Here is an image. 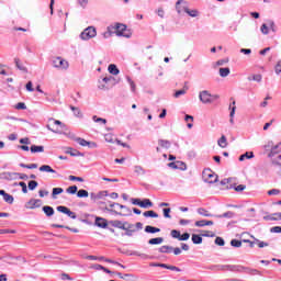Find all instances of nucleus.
<instances>
[{
	"label": "nucleus",
	"mask_w": 281,
	"mask_h": 281,
	"mask_svg": "<svg viewBox=\"0 0 281 281\" xmlns=\"http://www.w3.org/2000/svg\"><path fill=\"white\" fill-rule=\"evenodd\" d=\"M176 10H177L178 14L186 12L187 14H189V16H192L193 19L199 16V10H196V9L190 10V8H188V2L184 0L177 1Z\"/></svg>",
	"instance_id": "nucleus-1"
},
{
	"label": "nucleus",
	"mask_w": 281,
	"mask_h": 281,
	"mask_svg": "<svg viewBox=\"0 0 281 281\" xmlns=\"http://www.w3.org/2000/svg\"><path fill=\"white\" fill-rule=\"evenodd\" d=\"M216 271H232L233 273H243L247 270L245 266L240 265H216Z\"/></svg>",
	"instance_id": "nucleus-2"
},
{
	"label": "nucleus",
	"mask_w": 281,
	"mask_h": 281,
	"mask_svg": "<svg viewBox=\"0 0 281 281\" xmlns=\"http://www.w3.org/2000/svg\"><path fill=\"white\" fill-rule=\"evenodd\" d=\"M274 166H281V143L273 146L268 154Z\"/></svg>",
	"instance_id": "nucleus-3"
},
{
	"label": "nucleus",
	"mask_w": 281,
	"mask_h": 281,
	"mask_svg": "<svg viewBox=\"0 0 281 281\" xmlns=\"http://www.w3.org/2000/svg\"><path fill=\"white\" fill-rule=\"evenodd\" d=\"M52 63H53V67H55V69H60L64 71H67V69H69V61H67L63 57H55V58H53Z\"/></svg>",
	"instance_id": "nucleus-4"
},
{
	"label": "nucleus",
	"mask_w": 281,
	"mask_h": 281,
	"mask_svg": "<svg viewBox=\"0 0 281 281\" xmlns=\"http://www.w3.org/2000/svg\"><path fill=\"white\" fill-rule=\"evenodd\" d=\"M115 34L116 36H124V38H131V36H133V32H131V30L126 29V25L124 24H115Z\"/></svg>",
	"instance_id": "nucleus-5"
},
{
	"label": "nucleus",
	"mask_w": 281,
	"mask_h": 281,
	"mask_svg": "<svg viewBox=\"0 0 281 281\" xmlns=\"http://www.w3.org/2000/svg\"><path fill=\"white\" fill-rule=\"evenodd\" d=\"M98 35V31H95V27L93 26H88L83 32L80 34L81 41H89L91 38H95Z\"/></svg>",
	"instance_id": "nucleus-6"
},
{
	"label": "nucleus",
	"mask_w": 281,
	"mask_h": 281,
	"mask_svg": "<svg viewBox=\"0 0 281 281\" xmlns=\"http://www.w3.org/2000/svg\"><path fill=\"white\" fill-rule=\"evenodd\" d=\"M199 100L202 102V104H212V93H210L207 90H202L199 93Z\"/></svg>",
	"instance_id": "nucleus-7"
},
{
	"label": "nucleus",
	"mask_w": 281,
	"mask_h": 281,
	"mask_svg": "<svg viewBox=\"0 0 281 281\" xmlns=\"http://www.w3.org/2000/svg\"><path fill=\"white\" fill-rule=\"evenodd\" d=\"M203 177L206 183H216L218 181V176L212 172V170L203 171Z\"/></svg>",
	"instance_id": "nucleus-8"
},
{
	"label": "nucleus",
	"mask_w": 281,
	"mask_h": 281,
	"mask_svg": "<svg viewBox=\"0 0 281 281\" xmlns=\"http://www.w3.org/2000/svg\"><path fill=\"white\" fill-rule=\"evenodd\" d=\"M57 212H61V214H66L67 216H69V218H72V220L78 218L76 213H74V211L69 210V207L67 206H63V205L57 206Z\"/></svg>",
	"instance_id": "nucleus-9"
},
{
	"label": "nucleus",
	"mask_w": 281,
	"mask_h": 281,
	"mask_svg": "<svg viewBox=\"0 0 281 281\" xmlns=\"http://www.w3.org/2000/svg\"><path fill=\"white\" fill-rule=\"evenodd\" d=\"M41 205H43V201L38 199H31L26 202L25 207L26 210H36V207H41Z\"/></svg>",
	"instance_id": "nucleus-10"
},
{
	"label": "nucleus",
	"mask_w": 281,
	"mask_h": 281,
	"mask_svg": "<svg viewBox=\"0 0 281 281\" xmlns=\"http://www.w3.org/2000/svg\"><path fill=\"white\" fill-rule=\"evenodd\" d=\"M0 178L7 181H14V179H19V172H3L0 175Z\"/></svg>",
	"instance_id": "nucleus-11"
},
{
	"label": "nucleus",
	"mask_w": 281,
	"mask_h": 281,
	"mask_svg": "<svg viewBox=\"0 0 281 281\" xmlns=\"http://www.w3.org/2000/svg\"><path fill=\"white\" fill-rule=\"evenodd\" d=\"M79 146H89L90 148H97L98 144L86 140L85 138L77 137L75 139Z\"/></svg>",
	"instance_id": "nucleus-12"
},
{
	"label": "nucleus",
	"mask_w": 281,
	"mask_h": 281,
	"mask_svg": "<svg viewBox=\"0 0 281 281\" xmlns=\"http://www.w3.org/2000/svg\"><path fill=\"white\" fill-rule=\"evenodd\" d=\"M95 225H97V227H101L102 229H106V227L109 226V222H106V220H104L102 217H97L95 218Z\"/></svg>",
	"instance_id": "nucleus-13"
},
{
	"label": "nucleus",
	"mask_w": 281,
	"mask_h": 281,
	"mask_svg": "<svg viewBox=\"0 0 281 281\" xmlns=\"http://www.w3.org/2000/svg\"><path fill=\"white\" fill-rule=\"evenodd\" d=\"M110 224L112 227H116L117 229H126L125 222H122L120 220L110 221Z\"/></svg>",
	"instance_id": "nucleus-14"
},
{
	"label": "nucleus",
	"mask_w": 281,
	"mask_h": 281,
	"mask_svg": "<svg viewBox=\"0 0 281 281\" xmlns=\"http://www.w3.org/2000/svg\"><path fill=\"white\" fill-rule=\"evenodd\" d=\"M265 221H281V213H273L270 215L263 216Z\"/></svg>",
	"instance_id": "nucleus-15"
},
{
	"label": "nucleus",
	"mask_w": 281,
	"mask_h": 281,
	"mask_svg": "<svg viewBox=\"0 0 281 281\" xmlns=\"http://www.w3.org/2000/svg\"><path fill=\"white\" fill-rule=\"evenodd\" d=\"M14 63H15L16 69H19L20 71H23L24 74H27V67H25V66L21 63V59L15 58V59H14Z\"/></svg>",
	"instance_id": "nucleus-16"
},
{
	"label": "nucleus",
	"mask_w": 281,
	"mask_h": 281,
	"mask_svg": "<svg viewBox=\"0 0 281 281\" xmlns=\"http://www.w3.org/2000/svg\"><path fill=\"white\" fill-rule=\"evenodd\" d=\"M233 106L232 105H229V110H231V113H229V122L232 123V124H234V115H236V101H233Z\"/></svg>",
	"instance_id": "nucleus-17"
},
{
	"label": "nucleus",
	"mask_w": 281,
	"mask_h": 281,
	"mask_svg": "<svg viewBox=\"0 0 281 281\" xmlns=\"http://www.w3.org/2000/svg\"><path fill=\"white\" fill-rule=\"evenodd\" d=\"M161 269H169V271H181V268L177 267V266H170L167 263H159V266Z\"/></svg>",
	"instance_id": "nucleus-18"
},
{
	"label": "nucleus",
	"mask_w": 281,
	"mask_h": 281,
	"mask_svg": "<svg viewBox=\"0 0 281 281\" xmlns=\"http://www.w3.org/2000/svg\"><path fill=\"white\" fill-rule=\"evenodd\" d=\"M31 153H45V146L43 145H32L30 148Z\"/></svg>",
	"instance_id": "nucleus-19"
},
{
	"label": "nucleus",
	"mask_w": 281,
	"mask_h": 281,
	"mask_svg": "<svg viewBox=\"0 0 281 281\" xmlns=\"http://www.w3.org/2000/svg\"><path fill=\"white\" fill-rule=\"evenodd\" d=\"M108 71L109 74H111L112 76H117V74H120V69L117 68V66L115 64H111L108 67Z\"/></svg>",
	"instance_id": "nucleus-20"
},
{
	"label": "nucleus",
	"mask_w": 281,
	"mask_h": 281,
	"mask_svg": "<svg viewBox=\"0 0 281 281\" xmlns=\"http://www.w3.org/2000/svg\"><path fill=\"white\" fill-rule=\"evenodd\" d=\"M143 216H145V218H159V214H157L155 211H145Z\"/></svg>",
	"instance_id": "nucleus-21"
},
{
	"label": "nucleus",
	"mask_w": 281,
	"mask_h": 281,
	"mask_svg": "<svg viewBox=\"0 0 281 281\" xmlns=\"http://www.w3.org/2000/svg\"><path fill=\"white\" fill-rule=\"evenodd\" d=\"M145 232H146V234H157V233L161 232V229L157 228L155 226L147 225L145 227Z\"/></svg>",
	"instance_id": "nucleus-22"
},
{
	"label": "nucleus",
	"mask_w": 281,
	"mask_h": 281,
	"mask_svg": "<svg viewBox=\"0 0 281 281\" xmlns=\"http://www.w3.org/2000/svg\"><path fill=\"white\" fill-rule=\"evenodd\" d=\"M140 207H143L144 210H148V207H153V201H150V199H144L143 201H140Z\"/></svg>",
	"instance_id": "nucleus-23"
},
{
	"label": "nucleus",
	"mask_w": 281,
	"mask_h": 281,
	"mask_svg": "<svg viewBox=\"0 0 281 281\" xmlns=\"http://www.w3.org/2000/svg\"><path fill=\"white\" fill-rule=\"evenodd\" d=\"M40 172H52L55 175L56 170H54L49 165H43L40 167Z\"/></svg>",
	"instance_id": "nucleus-24"
},
{
	"label": "nucleus",
	"mask_w": 281,
	"mask_h": 281,
	"mask_svg": "<svg viewBox=\"0 0 281 281\" xmlns=\"http://www.w3.org/2000/svg\"><path fill=\"white\" fill-rule=\"evenodd\" d=\"M191 240L193 245H201V243H203V237H201V235L193 234Z\"/></svg>",
	"instance_id": "nucleus-25"
},
{
	"label": "nucleus",
	"mask_w": 281,
	"mask_h": 281,
	"mask_svg": "<svg viewBox=\"0 0 281 281\" xmlns=\"http://www.w3.org/2000/svg\"><path fill=\"white\" fill-rule=\"evenodd\" d=\"M220 148H227V137L222 135L221 138L217 140Z\"/></svg>",
	"instance_id": "nucleus-26"
},
{
	"label": "nucleus",
	"mask_w": 281,
	"mask_h": 281,
	"mask_svg": "<svg viewBox=\"0 0 281 281\" xmlns=\"http://www.w3.org/2000/svg\"><path fill=\"white\" fill-rule=\"evenodd\" d=\"M102 82H105V85L109 82H111V85H117L120 81H117V79H115V77L110 76V77H104L102 79Z\"/></svg>",
	"instance_id": "nucleus-27"
},
{
	"label": "nucleus",
	"mask_w": 281,
	"mask_h": 281,
	"mask_svg": "<svg viewBox=\"0 0 281 281\" xmlns=\"http://www.w3.org/2000/svg\"><path fill=\"white\" fill-rule=\"evenodd\" d=\"M245 159H254V151H246L239 156V161H245Z\"/></svg>",
	"instance_id": "nucleus-28"
},
{
	"label": "nucleus",
	"mask_w": 281,
	"mask_h": 281,
	"mask_svg": "<svg viewBox=\"0 0 281 281\" xmlns=\"http://www.w3.org/2000/svg\"><path fill=\"white\" fill-rule=\"evenodd\" d=\"M67 155H70L71 157H80L82 156V154L74 148H68V150L66 151Z\"/></svg>",
	"instance_id": "nucleus-29"
},
{
	"label": "nucleus",
	"mask_w": 281,
	"mask_h": 281,
	"mask_svg": "<svg viewBox=\"0 0 281 281\" xmlns=\"http://www.w3.org/2000/svg\"><path fill=\"white\" fill-rule=\"evenodd\" d=\"M215 218H234V212L228 211L222 215H214Z\"/></svg>",
	"instance_id": "nucleus-30"
},
{
	"label": "nucleus",
	"mask_w": 281,
	"mask_h": 281,
	"mask_svg": "<svg viewBox=\"0 0 281 281\" xmlns=\"http://www.w3.org/2000/svg\"><path fill=\"white\" fill-rule=\"evenodd\" d=\"M164 243V237H156L148 240L149 245H161Z\"/></svg>",
	"instance_id": "nucleus-31"
},
{
	"label": "nucleus",
	"mask_w": 281,
	"mask_h": 281,
	"mask_svg": "<svg viewBox=\"0 0 281 281\" xmlns=\"http://www.w3.org/2000/svg\"><path fill=\"white\" fill-rule=\"evenodd\" d=\"M198 214H200V216H206V217L214 216L213 214H211L207 210H205L203 207L198 209Z\"/></svg>",
	"instance_id": "nucleus-32"
},
{
	"label": "nucleus",
	"mask_w": 281,
	"mask_h": 281,
	"mask_svg": "<svg viewBox=\"0 0 281 281\" xmlns=\"http://www.w3.org/2000/svg\"><path fill=\"white\" fill-rule=\"evenodd\" d=\"M172 250H173L172 246H161L159 248L160 254H172Z\"/></svg>",
	"instance_id": "nucleus-33"
},
{
	"label": "nucleus",
	"mask_w": 281,
	"mask_h": 281,
	"mask_svg": "<svg viewBox=\"0 0 281 281\" xmlns=\"http://www.w3.org/2000/svg\"><path fill=\"white\" fill-rule=\"evenodd\" d=\"M43 212L46 216H54V207L52 206H43Z\"/></svg>",
	"instance_id": "nucleus-34"
},
{
	"label": "nucleus",
	"mask_w": 281,
	"mask_h": 281,
	"mask_svg": "<svg viewBox=\"0 0 281 281\" xmlns=\"http://www.w3.org/2000/svg\"><path fill=\"white\" fill-rule=\"evenodd\" d=\"M158 144L161 148H170V146H172V144L170 143V140H166V139H159Z\"/></svg>",
	"instance_id": "nucleus-35"
},
{
	"label": "nucleus",
	"mask_w": 281,
	"mask_h": 281,
	"mask_svg": "<svg viewBox=\"0 0 281 281\" xmlns=\"http://www.w3.org/2000/svg\"><path fill=\"white\" fill-rule=\"evenodd\" d=\"M77 196H78V199H87V196H89V191H87L85 189H80L77 192Z\"/></svg>",
	"instance_id": "nucleus-36"
},
{
	"label": "nucleus",
	"mask_w": 281,
	"mask_h": 281,
	"mask_svg": "<svg viewBox=\"0 0 281 281\" xmlns=\"http://www.w3.org/2000/svg\"><path fill=\"white\" fill-rule=\"evenodd\" d=\"M63 192H65L63 188H54L52 192V198L56 199V196H58V194H63Z\"/></svg>",
	"instance_id": "nucleus-37"
},
{
	"label": "nucleus",
	"mask_w": 281,
	"mask_h": 281,
	"mask_svg": "<svg viewBox=\"0 0 281 281\" xmlns=\"http://www.w3.org/2000/svg\"><path fill=\"white\" fill-rule=\"evenodd\" d=\"M229 74H231L229 68H220L221 78H227V76H229Z\"/></svg>",
	"instance_id": "nucleus-38"
},
{
	"label": "nucleus",
	"mask_w": 281,
	"mask_h": 281,
	"mask_svg": "<svg viewBox=\"0 0 281 281\" xmlns=\"http://www.w3.org/2000/svg\"><path fill=\"white\" fill-rule=\"evenodd\" d=\"M249 81L262 82V75H252L247 78Z\"/></svg>",
	"instance_id": "nucleus-39"
},
{
	"label": "nucleus",
	"mask_w": 281,
	"mask_h": 281,
	"mask_svg": "<svg viewBox=\"0 0 281 281\" xmlns=\"http://www.w3.org/2000/svg\"><path fill=\"white\" fill-rule=\"evenodd\" d=\"M130 256H138L143 260H148V258H150L148 255L140 254L139 251H133V252L130 254Z\"/></svg>",
	"instance_id": "nucleus-40"
},
{
	"label": "nucleus",
	"mask_w": 281,
	"mask_h": 281,
	"mask_svg": "<svg viewBox=\"0 0 281 281\" xmlns=\"http://www.w3.org/2000/svg\"><path fill=\"white\" fill-rule=\"evenodd\" d=\"M70 109L72 110L74 115L76 117H82V112L80 111V108H76L74 105H70Z\"/></svg>",
	"instance_id": "nucleus-41"
},
{
	"label": "nucleus",
	"mask_w": 281,
	"mask_h": 281,
	"mask_svg": "<svg viewBox=\"0 0 281 281\" xmlns=\"http://www.w3.org/2000/svg\"><path fill=\"white\" fill-rule=\"evenodd\" d=\"M3 200L5 203H9V205H12L14 203V196L10 195V193L4 194Z\"/></svg>",
	"instance_id": "nucleus-42"
},
{
	"label": "nucleus",
	"mask_w": 281,
	"mask_h": 281,
	"mask_svg": "<svg viewBox=\"0 0 281 281\" xmlns=\"http://www.w3.org/2000/svg\"><path fill=\"white\" fill-rule=\"evenodd\" d=\"M254 240L257 243L258 247L262 249V247H269V243L261 241L260 239L252 237Z\"/></svg>",
	"instance_id": "nucleus-43"
},
{
	"label": "nucleus",
	"mask_w": 281,
	"mask_h": 281,
	"mask_svg": "<svg viewBox=\"0 0 281 281\" xmlns=\"http://www.w3.org/2000/svg\"><path fill=\"white\" fill-rule=\"evenodd\" d=\"M134 171L136 175H146V170H144V167L142 166H135Z\"/></svg>",
	"instance_id": "nucleus-44"
},
{
	"label": "nucleus",
	"mask_w": 281,
	"mask_h": 281,
	"mask_svg": "<svg viewBox=\"0 0 281 281\" xmlns=\"http://www.w3.org/2000/svg\"><path fill=\"white\" fill-rule=\"evenodd\" d=\"M126 80H127L128 85L131 86V91L133 93H135V91H136L135 81H133V79H131V77H126Z\"/></svg>",
	"instance_id": "nucleus-45"
},
{
	"label": "nucleus",
	"mask_w": 281,
	"mask_h": 281,
	"mask_svg": "<svg viewBox=\"0 0 281 281\" xmlns=\"http://www.w3.org/2000/svg\"><path fill=\"white\" fill-rule=\"evenodd\" d=\"M49 122H53L55 126H59V128H65V123L60 122L59 120L49 119Z\"/></svg>",
	"instance_id": "nucleus-46"
},
{
	"label": "nucleus",
	"mask_w": 281,
	"mask_h": 281,
	"mask_svg": "<svg viewBox=\"0 0 281 281\" xmlns=\"http://www.w3.org/2000/svg\"><path fill=\"white\" fill-rule=\"evenodd\" d=\"M66 192H67L68 194H76V192H78V187H77V186L68 187V188L66 189Z\"/></svg>",
	"instance_id": "nucleus-47"
},
{
	"label": "nucleus",
	"mask_w": 281,
	"mask_h": 281,
	"mask_svg": "<svg viewBox=\"0 0 281 281\" xmlns=\"http://www.w3.org/2000/svg\"><path fill=\"white\" fill-rule=\"evenodd\" d=\"M38 188V182L36 180L29 181V190H36Z\"/></svg>",
	"instance_id": "nucleus-48"
},
{
	"label": "nucleus",
	"mask_w": 281,
	"mask_h": 281,
	"mask_svg": "<svg viewBox=\"0 0 281 281\" xmlns=\"http://www.w3.org/2000/svg\"><path fill=\"white\" fill-rule=\"evenodd\" d=\"M215 245H217L218 247H225V239H223V237H216Z\"/></svg>",
	"instance_id": "nucleus-49"
},
{
	"label": "nucleus",
	"mask_w": 281,
	"mask_h": 281,
	"mask_svg": "<svg viewBox=\"0 0 281 281\" xmlns=\"http://www.w3.org/2000/svg\"><path fill=\"white\" fill-rule=\"evenodd\" d=\"M231 245L232 247H243V241L238 239H232Z\"/></svg>",
	"instance_id": "nucleus-50"
},
{
	"label": "nucleus",
	"mask_w": 281,
	"mask_h": 281,
	"mask_svg": "<svg viewBox=\"0 0 281 281\" xmlns=\"http://www.w3.org/2000/svg\"><path fill=\"white\" fill-rule=\"evenodd\" d=\"M104 196H109V191H100L97 193L98 201H100V199H104Z\"/></svg>",
	"instance_id": "nucleus-51"
},
{
	"label": "nucleus",
	"mask_w": 281,
	"mask_h": 281,
	"mask_svg": "<svg viewBox=\"0 0 281 281\" xmlns=\"http://www.w3.org/2000/svg\"><path fill=\"white\" fill-rule=\"evenodd\" d=\"M260 30L262 34H269V22H267V24H262Z\"/></svg>",
	"instance_id": "nucleus-52"
},
{
	"label": "nucleus",
	"mask_w": 281,
	"mask_h": 281,
	"mask_svg": "<svg viewBox=\"0 0 281 281\" xmlns=\"http://www.w3.org/2000/svg\"><path fill=\"white\" fill-rule=\"evenodd\" d=\"M187 91H188V88L181 89V90L176 91V93L173 95H175V98H179L180 95H186Z\"/></svg>",
	"instance_id": "nucleus-53"
},
{
	"label": "nucleus",
	"mask_w": 281,
	"mask_h": 281,
	"mask_svg": "<svg viewBox=\"0 0 281 281\" xmlns=\"http://www.w3.org/2000/svg\"><path fill=\"white\" fill-rule=\"evenodd\" d=\"M171 236L173 238H177L178 240L181 238V232L177 231V229H172L171 231Z\"/></svg>",
	"instance_id": "nucleus-54"
},
{
	"label": "nucleus",
	"mask_w": 281,
	"mask_h": 281,
	"mask_svg": "<svg viewBox=\"0 0 281 281\" xmlns=\"http://www.w3.org/2000/svg\"><path fill=\"white\" fill-rule=\"evenodd\" d=\"M178 164V170H188V165L183 161H177Z\"/></svg>",
	"instance_id": "nucleus-55"
},
{
	"label": "nucleus",
	"mask_w": 281,
	"mask_h": 281,
	"mask_svg": "<svg viewBox=\"0 0 281 281\" xmlns=\"http://www.w3.org/2000/svg\"><path fill=\"white\" fill-rule=\"evenodd\" d=\"M268 27H270L271 32H277L276 22L272 20L268 21Z\"/></svg>",
	"instance_id": "nucleus-56"
},
{
	"label": "nucleus",
	"mask_w": 281,
	"mask_h": 281,
	"mask_svg": "<svg viewBox=\"0 0 281 281\" xmlns=\"http://www.w3.org/2000/svg\"><path fill=\"white\" fill-rule=\"evenodd\" d=\"M271 234H281V226H273L270 228Z\"/></svg>",
	"instance_id": "nucleus-57"
},
{
	"label": "nucleus",
	"mask_w": 281,
	"mask_h": 281,
	"mask_svg": "<svg viewBox=\"0 0 281 281\" xmlns=\"http://www.w3.org/2000/svg\"><path fill=\"white\" fill-rule=\"evenodd\" d=\"M20 188H22L23 194H27V184L25 182H19Z\"/></svg>",
	"instance_id": "nucleus-58"
},
{
	"label": "nucleus",
	"mask_w": 281,
	"mask_h": 281,
	"mask_svg": "<svg viewBox=\"0 0 281 281\" xmlns=\"http://www.w3.org/2000/svg\"><path fill=\"white\" fill-rule=\"evenodd\" d=\"M268 194H269V196H276V195L280 194V190L271 189L268 191Z\"/></svg>",
	"instance_id": "nucleus-59"
},
{
	"label": "nucleus",
	"mask_w": 281,
	"mask_h": 281,
	"mask_svg": "<svg viewBox=\"0 0 281 281\" xmlns=\"http://www.w3.org/2000/svg\"><path fill=\"white\" fill-rule=\"evenodd\" d=\"M274 71L277 75L281 74V59L274 66Z\"/></svg>",
	"instance_id": "nucleus-60"
},
{
	"label": "nucleus",
	"mask_w": 281,
	"mask_h": 281,
	"mask_svg": "<svg viewBox=\"0 0 281 281\" xmlns=\"http://www.w3.org/2000/svg\"><path fill=\"white\" fill-rule=\"evenodd\" d=\"M162 212H164L165 218H171V216H170V212H171L170 207L164 209Z\"/></svg>",
	"instance_id": "nucleus-61"
},
{
	"label": "nucleus",
	"mask_w": 281,
	"mask_h": 281,
	"mask_svg": "<svg viewBox=\"0 0 281 281\" xmlns=\"http://www.w3.org/2000/svg\"><path fill=\"white\" fill-rule=\"evenodd\" d=\"M93 122H101V124H106L105 119L97 117L95 115L92 117Z\"/></svg>",
	"instance_id": "nucleus-62"
},
{
	"label": "nucleus",
	"mask_w": 281,
	"mask_h": 281,
	"mask_svg": "<svg viewBox=\"0 0 281 281\" xmlns=\"http://www.w3.org/2000/svg\"><path fill=\"white\" fill-rule=\"evenodd\" d=\"M205 226H206L205 220L196 221L195 222V227H205Z\"/></svg>",
	"instance_id": "nucleus-63"
},
{
	"label": "nucleus",
	"mask_w": 281,
	"mask_h": 281,
	"mask_svg": "<svg viewBox=\"0 0 281 281\" xmlns=\"http://www.w3.org/2000/svg\"><path fill=\"white\" fill-rule=\"evenodd\" d=\"M189 239H190V234L189 233H183L182 235H180L179 240H189Z\"/></svg>",
	"instance_id": "nucleus-64"
}]
</instances>
